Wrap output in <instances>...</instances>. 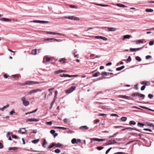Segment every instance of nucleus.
I'll use <instances>...</instances> for the list:
<instances>
[{
    "label": "nucleus",
    "instance_id": "obj_1",
    "mask_svg": "<svg viewBox=\"0 0 154 154\" xmlns=\"http://www.w3.org/2000/svg\"><path fill=\"white\" fill-rule=\"evenodd\" d=\"M21 100L22 101L23 105L25 106H27L29 104V102L26 100V98L25 97H21Z\"/></svg>",
    "mask_w": 154,
    "mask_h": 154
},
{
    "label": "nucleus",
    "instance_id": "obj_2",
    "mask_svg": "<svg viewBox=\"0 0 154 154\" xmlns=\"http://www.w3.org/2000/svg\"><path fill=\"white\" fill-rule=\"evenodd\" d=\"M39 83L38 82H34L32 81H27L26 82L24 83L23 85H32L35 84H39Z\"/></svg>",
    "mask_w": 154,
    "mask_h": 154
},
{
    "label": "nucleus",
    "instance_id": "obj_3",
    "mask_svg": "<svg viewBox=\"0 0 154 154\" xmlns=\"http://www.w3.org/2000/svg\"><path fill=\"white\" fill-rule=\"evenodd\" d=\"M131 96L133 97H143V99L144 97H145L144 95L138 93H133L132 94Z\"/></svg>",
    "mask_w": 154,
    "mask_h": 154
},
{
    "label": "nucleus",
    "instance_id": "obj_4",
    "mask_svg": "<svg viewBox=\"0 0 154 154\" xmlns=\"http://www.w3.org/2000/svg\"><path fill=\"white\" fill-rule=\"evenodd\" d=\"M63 18L66 19H69L72 20H80V19L78 17H76L74 16H69L68 17H63Z\"/></svg>",
    "mask_w": 154,
    "mask_h": 154
},
{
    "label": "nucleus",
    "instance_id": "obj_5",
    "mask_svg": "<svg viewBox=\"0 0 154 154\" xmlns=\"http://www.w3.org/2000/svg\"><path fill=\"white\" fill-rule=\"evenodd\" d=\"M76 87L75 86H72L71 87L70 89L66 91V93L67 94H70L74 91Z\"/></svg>",
    "mask_w": 154,
    "mask_h": 154
},
{
    "label": "nucleus",
    "instance_id": "obj_6",
    "mask_svg": "<svg viewBox=\"0 0 154 154\" xmlns=\"http://www.w3.org/2000/svg\"><path fill=\"white\" fill-rule=\"evenodd\" d=\"M42 91V90L41 89H39V88H38L36 90H32V91H29V92H28V94H29L30 95L33 93H36L38 91Z\"/></svg>",
    "mask_w": 154,
    "mask_h": 154
},
{
    "label": "nucleus",
    "instance_id": "obj_7",
    "mask_svg": "<svg viewBox=\"0 0 154 154\" xmlns=\"http://www.w3.org/2000/svg\"><path fill=\"white\" fill-rule=\"evenodd\" d=\"M60 76L61 77H77L78 76V75H70L68 74H61L60 75Z\"/></svg>",
    "mask_w": 154,
    "mask_h": 154
},
{
    "label": "nucleus",
    "instance_id": "obj_8",
    "mask_svg": "<svg viewBox=\"0 0 154 154\" xmlns=\"http://www.w3.org/2000/svg\"><path fill=\"white\" fill-rule=\"evenodd\" d=\"M27 131V130H26V128H20L18 131V133L20 134L21 133L22 134H25L26 132Z\"/></svg>",
    "mask_w": 154,
    "mask_h": 154
},
{
    "label": "nucleus",
    "instance_id": "obj_9",
    "mask_svg": "<svg viewBox=\"0 0 154 154\" xmlns=\"http://www.w3.org/2000/svg\"><path fill=\"white\" fill-rule=\"evenodd\" d=\"M33 22L36 23H49V21H41V20H34L33 21Z\"/></svg>",
    "mask_w": 154,
    "mask_h": 154
},
{
    "label": "nucleus",
    "instance_id": "obj_10",
    "mask_svg": "<svg viewBox=\"0 0 154 154\" xmlns=\"http://www.w3.org/2000/svg\"><path fill=\"white\" fill-rule=\"evenodd\" d=\"M51 58L48 57L47 56H45L44 57L43 62H48L50 61L51 60Z\"/></svg>",
    "mask_w": 154,
    "mask_h": 154
},
{
    "label": "nucleus",
    "instance_id": "obj_11",
    "mask_svg": "<svg viewBox=\"0 0 154 154\" xmlns=\"http://www.w3.org/2000/svg\"><path fill=\"white\" fill-rule=\"evenodd\" d=\"M39 120V119H26L27 122H38Z\"/></svg>",
    "mask_w": 154,
    "mask_h": 154
},
{
    "label": "nucleus",
    "instance_id": "obj_12",
    "mask_svg": "<svg viewBox=\"0 0 154 154\" xmlns=\"http://www.w3.org/2000/svg\"><path fill=\"white\" fill-rule=\"evenodd\" d=\"M91 140H93L94 141H104L105 140V139H98L97 138H92L91 139Z\"/></svg>",
    "mask_w": 154,
    "mask_h": 154
},
{
    "label": "nucleus",
    "instance_id": "obj_13",
    "mask_svg": "<svg viewBox=\"0 0 154 154\" xmlns=\"http://www.w3.org/2000/svg\"><path fill=\"white\" fill-rule=\"evenodd\" d=\"M0 20L2 21H7V22H11V20L9 19L2 17L0 19Z\"/></svg>",
    "mask_w": 154,
    "mask_h": 154
},
{
    "label": "nucleus",
    "instance_id": "obj_14",
    "mask_svg": "<svg viewBox=\"0 0 154 154\" xmlns=\"http://www.w3.org/2000/svg\"><path fill=\"white\" fill-rule=\"evenodd\" d=\"M119 97L125 99L129 100L130 97L128 96H125L124 95H119Z\"/></svg>",
    "mask_w": 154,
    "mask_h": 154
},
{
    "label": "nucleus",
    "instance_id": "obj_15",
    "mask_svg": "<svg viewBox=\"0 0 154 154\" xmlns=\"http://www.w3.org/2000/svg\"><path fill=\"white\" fill-rule=\"evenodd\" d=\"M141 84L142 85H146V86H148V85H150V83L149 82H144V81H143L141 83Z\"/></svg>",
    "mask_w": 154,
    "mask_h": 154
},
{
    "label": "nucleus",
    "instance_id": "obj_16",
    "mask_svg": "<svg viewBox=\"0 0 154 154\" xmlns=\"http://www.w3.org/2000/svg\"><path fill=\"white\" fill-rule=\"evenodd\" d=\"M141 48H130V50L131 51H137L138 50H139L141 49Z\"/></svg>",
    "mask_w": 154,
    "mask_h": 154
},
{
    "label": "nucleus",
    "instance_id": "obj_17",
    "mask_svg": "<svg viewBox=\"0 0 154 154\" xmlns=\"http://www.w3.org/2000/svg\"><path fill=\"white\" fill-rule=\"evenodd\" d=\"M108 30L109 31H115L116 30V29L114 28L108 27Z\"/></svg>",
    "mask_w": 154,
    "mask_h": 154
},
{
    "label": "nucleus",
    "instance_id": "obj_18",
    "mask_svg": "<svg viewBox=\"0 0 154 154\" xmlns=\"http://www.w3.org/2000/svg\"><path fill=\"white\" fill-rule=\"evenodd\" d=\"M131 37V36L130 35H125L123 37V39L124 40L125 39H126V38H129Z\"/></svg>",
    "mask_w": 154,
    "mask_h": 154
},
{
    "label": "nucleus",
    "instance_id": "obj_19",
    "mask_svg": "<svg viewBox=\"0 0 154 154\" xmlns=\"http://www.w3.org/2000/svg\"><path fill=\"white\" fill-rule=\"evenodd\" d=\"M55 99H54V100L52 101V102L50 106L49 107L50 109H51L52 108L53 106V104H54V103H55Z\"/></svg>",
    "mask_w": 154,
    "mask_h": 154
},
{
    "label": "nucleus",
    "instance_id": "obj_20",
    "mask_svg": "<svg viewBox=\"0 0 154 154\" xmlns=\"http://www.w3.org/2000/svg\"><path fill=\"white\" fill-rule=\"evenodd\" d=\"M32 54L35 55L37 54V50L36 49H33L32 50L31 52Z\"/></svg>",
    "mask_w": 154,
    "mask_h": 154
},
{
    "label": "nucleus",
    "instance_id": "obj_21",
    "mask_svg": "<svg viewBox=\"0 0 154 154\" xmlns=\"http://www.w3.org/2000/svg\"><path fill=\"white\" fill-rule=\"evenodd\" d=\"M117 5L118 6L120 7H123V8L127 7V6L125 5H124L120 4H117Z\"/></svg>",
    "mask_w": 154,
    "mask_h": 154
},
{
    "label": "nucleus",
    "instance_id": "obj_22",
    "mask_svg": "<svg viewBox=\"0 0 154 154\" xmlns=\"http://www.w3.org/2000/svg\"><path fill=\"white\" fill-rule=\"evenodd\" d=\"M71 142L72 144H75V143L77 144L78 143V142L77 141L76 139L75 138L71 140Z\"/></svg>",
    "mask_w": 154,
    "mask_h": 154
},
{
    "label": "nucleus",
    "instance_id": "obj_23",
    "mask_svg": "<svg viewBox=\"0 0 154 154\" xmlns=\"http://www.w3.org/2000/svg\"><path fill=\"white\" fill-rule=\"evenodd\" d=\"M11 78H14L15 79V80L19 78V76L17 75H13L11 76Z\"/></svg>",
    "mask_w": 154,
    "mask_h": 154
},
{
    "label": "nucleus",
    "instance_id": "obj_24",
    "mask_svg": "<svg viewBox=\"0 0 154 154\" xmlns=\"http://www.w3.org/2000/svg\"><path fill=\"white\" fill-rule=\"evenodd\" d=\"M39 140V139L33 140L32 141V142L33 143L35 144L38 143Z\"/></svg>",
    "mask_w": 154,
    "mask_h": 154
},
{
    "label": "nucleus",
    "instance_id": "obj_25",
    "mask_svg": "<svg viewBox=\"0 0 154 154\" xmlns=\"http://www.w3.org/2000/svg\"><path fill=\"white\" fill-rule=\"evenodd\" d=\"M125 68V66H122L121 67L117 68L116 69V70L117 71H120L122 69H123Z\"/></svg>",
    "mask_w": 154,
    "mask_h": 154
},
{
    "label": "nucleus",
    "instance_id": "obj_26",
    "mask_svg": "<svg viewBox=\"0 0 154 154\" xmlns=\"http://www.w3.org/2000/svg\"><path fill=\"white\" fill-rule=\"evenodd\" d=\"M140 107H141L143 108V109H148V110H150V111H152V112H154V110L152 109H150L148 108L147 107H145V106H140Z\"/></svg>",
    "mask_w": 154,
    "mask_h": 154
},
{
    "label": "nucleus",
    "instance_id": "obj_27",
    "mask_svg": "<svg viewBox=\"0 0 154 154\" xmlns=\"http://www.w3.org/2000/svg\"><path fill=\"white\" fill-rule=\"evenodd\" d=\"M96 5L98 6H100L102 7H109V5H103L101 4H96Z\"/></svg>",
    "mask_w": 154,
    "mask_h": 154
},
{
    "label": "nucleus",
    "instance_id": "obj_28",
    "mask_svg": "<svg viewBox=\"0 0 154 154\" xmlns=\"http://www.w3.org/2000/svg\"><path fill=\"white\" fill-rule=\"evenodd\" d=\"M54 145L55 146L57 147H60L62 146V145L60 143H54Z\"/></svg>",
    "mask_w": 154,
    "mask_h": 154
},
{
    "label": "nucleus",
    "instance_id": "obj_29",
    "mask_svg": "<svg viewBox=\"0 0 154 154\" xmlns=\"http://www.w3.org/2000/svg\"><path fill=\"white\" fill-rule=\"evenodd\" d=\"M100 73L99 72H98L94 74H93L92 75L94 77H97L99 75Z\"/></svg>",
    "mask_w": 154,
    "mask_h": 154
},
{
    "label": "nucleus",
    "instance_id": "obj_30",
    "mask_svg": "<svg viewBox=\"0 0 154 154\" xmlns=\"http://www.w3.org/2000/svg\"><path fill=\"white\" fill-rule=\"evenodd\" d=\"M55 128H58V129H63V130H65L66 128L63 127H55Z\"/></svg>",
    "mask_w": 154,
    "mask_h": 154
},
{
    "label": "nucleus",
    "instance_id": "obj_31",
    "mask_svg": "<svg viewBox=\"0 0 154 154\" xmlns=\"http://www.w3.org/2000/svg\"><path fill=\"white\" fill-rule=\"evenodd\" d=\"M136 124V123L134 121H131L129 122V124L130 125H135Z\"/></svg>",
    "mask_w": 154,
    "mask_h": 154
},
{
    "label": "nucleus",
    "instance_id": "obj_32",
    "mask_svg": "<svg viewBox=\"0 0 154 154\" xmlns=\"http://www.w3.org/2000/svg\"><path fill=\"white\" fill-rule=\"evenodd\" d=\"M47 142L46 141V140L45 139L44 140L43 144V146L44 148H45L46 147V146H45V145L47 144Z\"/></svg>",
    "mask_w": 154,
    "mask_h": 154
},
{
    "label": "nucleus",
    "instance_id": "obj_33",
    "mask_svg": "<svg viewBox=\"0 0 154 154\" xmlns=\"http://www.w3.org/2000/svg\"><path fill=\"white\" fill-rule=\"evenodd\" d=\"M145 11L147 12H153V9H146V10H145Z\"/></svg>",
    "mask_w": 154,
    "mask_h": 154
},
{
    "label": "nucleus",
    "instance_id": "obj_34",
    "mask_svg": "<svg viewBox=\"0 0 154 154\" xmlns=\"http://www.w3.org/2000/svg\"><path fill=\"white\" fill-rule=\"evenodd\" d=\"M127 129L129 130H135L136 131H140L139 130L137 129L136 128H127Z\"/></svg>",
    "mask_w": 154,
    "mask_h": 154
},
{
    "label": "nucleus",
    "instance_id": "obj_35",
    "mask_svg": "<svg viewBox=\"0 0 154 154\" xmlns=\"http://www.w3.org/2000/svg\"><path fill=\"white\" fill-rule=\"evenodd\" d=\"M66 60V59H65V58H61L59 60V61L60 62H63V63H65V61Z\"/></svg>",
    "mask_w": 154,
    "mask_h": 154
},
{
    "label": "nucleus",
    "instance_id": "obj_36",
    "mask_svg": "<svg viewBox=\"0 0 154 154\" xmlns=\"http://www.w3.org/2000/svg\"><path fill=\"white\" fill-rule=\"evenodd\" d=\"M138 125L140 127H143L144 125L142 123L140 122H138L137 123Z\"/></svg>",
    "mask_w": 154,
    "mask_h": 154
},
{
    "label": "nucleus",
    "instance_id": "obj_37",
    "mask_svg": "<svg viewBox=\"0 0 154 154\" xmlns=\"http://www.w3.org/2000/svg\"><path fill=\"white\" fill-rule=\"evenodd\" d=\"M80 129L82 130H86L87 129V126H84L81 127L80 128Z\"/></svg>",
    "mask_w": 154,
    "mask_h": 154
},
{
    "label": "nucleus",
    "instance_id": "obj_38",
    "mask_svg": "<svg viewBox=\"0 0 154 154\" xmlns=\"http://www.w3.org/2000/svg\"><path fill=\"white\" fill-rule=\"evenodd\" d=\"M54 146H55L54 143H53L52 144H51V145H50L48 146V149H50V148H51L53 147H54Z\"/></svg>",
    "mask_w": 154,
    "mask_h": 154
},
{
    "label": "nucleus",
    "instance_id": "obj_39",
    "mask_svg": "<svg viewBox=\"0 0 154 154\" xmlns=\"http://www.w3.org/2000/svg\"><path fill=\"white\" fill-rule=\"evenodd\" d=\"M143 43V41H142L141 40H138L137 41H136V44H139L140 43Z\"/></svg>",
    "mask_w": 154,
    "mask_h": 154
},
{
    "label": "nucleus",
    "instance_id": "obj_40",
    "mask_svg": "<svg viewBox=\"0 0 154 154\" xmlns=\"http://www.w3.org/2000/svg\"><path fill=\"white\" fill-rule=\"evenodd\" d=\"M135 59L136 60L138 61H140L141 60V58L137 56L135 57Z\"/></svg>",
    "mask_w": 154,
    "mask_h": 154
},
{
    "label": "nucleus",
    "instance_id": "obj_41",
    "mask_svg": "<svg viewBox=\"0 0 154 154\" xmlns=\"http://www.w3.org/2000/svg\"><path fill=\"white\" fill-rule=\"evenodd\" d=\"M37 110V109H35L34 111H32V112H27L26 113V115H27L28 114H30V113H34Z\"/></svg>",
    "mask_w": 154,
    "mask_h": 154
},
{
    "label": "nucleus",
    "instance_id": "obj_42",
    "mask_svg": "<svg viewBox=\"0 0 154 154\" xmlns=\"http://www.w3.org/2000/svg\"><path fill=\"white\" fill-rule=\"evenodd\" d=\"M104 148L103 147L98 146L97 147V149L98 150H100Z\"/></svg>",
    "mask_w": 154,
    "mask_h": 154
},
{
    "label": "nucleus",
    "instance_id": "obj_43",
    "mask_svg": "<svg viewBox=\"0 0 154 154\" xmlns=\"http://www.w3.org/2000/svg\"><path fill=\"white\" fill-rule=\"evenodd\" d=\"M63 121L65 123H69L70 122V121L69 119H64Z\"/></svg>",
    "mask_w": 154,
    "mask_h": 154
},
{
    "label": "nucleus",
    "instance_id": "obj_44",
    "mask_svg": "<svg viewBox=\"0 0 154 154\" xmlns=\"http://www.w3.org/2000/svg\"><path fill=\"white\" fill-rule=\"evenodd\" d=\"M127 119V118L126 117H123L121 118V120L122 121H125Z\"/></svg>",
    "mask_w": 154,
    "mask_h": 154
},
{
    "label": "nucleus",
    "instance_id": "obj_45",
    "mask_svg": "<svg viewBox=\"0 0 154 154\" xmlns=\"http://www.w3.org/2000/svg\"><path fill=\"white\" fill-rule=\"evenodd\" d=\"M55 153H60L61 152V151L60 149H56L54 151Z\"/></svg>",
    "mask_w": 154,
    "mask_h": 154
},
{
    "label": "nucleus",
    "instance_id": "obj_46",
    "mask_svg": "<svg viewBox=\"0 0 154 154\" xmlns=\"http://www.w3.org/2000/svg\"><path fill=\"white\" fill-rule=\"evenodd\" d=\"M54 72L55 74H58L59 73H61V70L56 71H54Z\"/></svg>",
    "mask_w": 154,
    "mask_h": 154
},
{
    "label": "nucleus",
    "instance_id": "obj_47",
    "mask_svg": "<svg viewBox=\"0 0 154 154\" xmlns=\"http://www.w3.org/2000/svg\"><path fill=\"white\" fill-rule=\"evenodd\" d=\"M17 148L16 147H10L8 149L9 150H15Z\"/></svg>",
    "mask_w": 154,
    "mask_h": 154
},
{
    "label": "nucleus",
    "instance_id": "obj_48",
    "mask_svg": "<svg viewBox=\"0 0 154 154\" xmlns=\"http://www.w3.org/2000/svg\"><path fill=\"white\" fill-rule=\"evenodd\" d=\"M69 7L72 8H77V6L74 5H70Z\"/></svg>",
    "mask_w": 154,
    "mask_h": 154
},
{
    "label": "nucleus",
    "instance_id": "obj_49",
    "mask_svg": "<svg viewBox=\"0 0 154 154\" xmlns=\"http://www.w3.org/2000/svg\"><path fill=\"white\" fill-rule=\"evenodd\" d=\"M109 142H111L112 143V144L117 143V142L115 140H110Z\"/></svg>",
    "mask_w": 154,
    "mask_h": 154
},
{
    "label": "nucleus",
    "instance_id": "obj_50",
    "mask_svg": "<svg viewBox=\"0 0 154 154\" xmlns=\"http://www.w3.org/2000/svg\"><path fill=\"white\" fill-rule=\"evenodd\" d=\"M54 32H46V33L47 34H53L54 35Z\"/></svg>",
    "mask_w": 154,
    "mask_h": 154
},
{
    "label": "nucleus",
    "instance_id": "obj_51",
    "mask_svg": "<svg viewBox=\"0 0 154 154\" xmlns=\"http://www.w3.org/2000/svg\"><path fill=\"white\" fill-rule=\"evenodd\" d=\"M101 75H102V76H103V75H105V76H107V73L106 72H102V73H101Z\"/></svg>",
    "mask_w": 154,
    "mask_h": 154
},
{
    "label": "nucleus",
    "instance_id": "obj_52",
    "mask_svg": "<svg viewBox=\"0 0 154 154\" xmlns=\"http://www.w3.org/2000/svg\"><path fill=\"white\" fill-rule=\"evenodd\" d=\"M154 44V42L153 41H151L149 42V44L150 45H152Z\"/></svg>",
    "mask_w": 154,
    "mask_h": 154
},
{
    "label": "nucleus",
    "instance_id": "obj_53",
    "mask_svg": "<svg viewBox=\"0 0 154 154\" xmlns=\"http://www.w3.org/2000/svg\"><path fill=\"white\" fill-rule=\"evenodd\" d=\"M148 96L149 98L152 99L153 97V95L152 94H149Z\"/></svg>",
    "mask_w": 154,
    "mask_h": 154
},
{
    "label": "nucleus",
    "instance_id": "obj_54",
    "mask_svg": "<svg viewBox=\"0 0 154 154\" xmlns=\"http://www.w3.org/2000/svg\"><path fill=\"white\" fill-rule=\"evenodd\" d=\"M90 57L91 59H93L95 58V55L94 54H91Z\"/></svg>",
    "mask_w": 154,
    "mask_h": 154
},
{
    "label": "nucleus",
    "instance_id": "obj_55",
    "mask_svg": "<svg viewBox=\"0 0 154 154\" xmlns=\"http://www.w3.org/2000/svg\"><path fill=\"white\" fill-rule=\"evenodd\" d=\"M53 40H54L55 41H56L58 42H61L62 41V40L60 39H57L55 38H53Z\"/></svg>",
    "mask_w": 154,
    "mask_h": 154
},
{
    "label": "nucleus",
    "instance_id": "obj_56",
    "mask_svg": "<svg viewBox=\"0 0 154 154\" xmlns=\"http://www.w3.org/2000/svg\"><path fill=\"white\" fill-rule=\"evenodd\" d=\"M134 88L137 90L138 89V84H136L134 87Z\"/></svg>",
    "mask_w": 154,
    "mask_h": 154
},
{
    "label": "nucleus",
    "instance_id": "obj_57",
    "mask_svg": "<svg viewBox=\"0 0 154 154\" xmlns=\"http://www.w3.org/2000/svg\"><path fill=\"white\" fill-rule=\"evenodd\" d=\"M101 39H103V40L104 41H106L107 40V39L106 38L103 36H102Z\"/></svg>",
    "mask_w": 154,
    "mask_h": 154
},
{
    "label": "nucleus",
    "instance_id": "obj_58",
    "mask_svg": "<svg viewBox=\"0 0 154 154\" xmlns=\"http://www.w3.org/2000/svg\"><path fill=\"white\" fill-rule=\"evenodd\" d=\"M131 57L130 56H129V57H128V58L127 59V60L128 62H130V61H131Z\"/></svg>",
    "mask_w": 154,
    "mask_h": 154
},
{
    "label": "nucleus",
    "instance_id": "obj_59",
    "mask_svg": "<svg viewBox=\"0 0 154 154\" xmlns=\"http://www.w3.org/2000/svg\"><path fill=\"white\" fill-rule=\"evenodd\" d=\"M147 125L152 127H154V125L152 124L147 123Z\"/></svg>",
    "mask_w": 154,
    "mask_h": 154
},
{
    "label": "nucleus",
    "instance_id": "obj_60",
    "mask_svg": "<svg viewBox=\"0 0 154 154\" xmlns=\"http://www.w3.org/2000/svg\"><path fill=\"white\" fill-rule=\"evenodd\" d=\"M74 54L75 57L78 58L79 57V55L78 54H76V52H75Z\"/></svg>",
    "mask_w": 154,
    "mask_h": 154
},
{
    "label": "nucleus",
    "instance_id": "obj_61",
    "mask_svg": "<svg viewBox=\"0 0 154 154\" xmlns=\"http://www.w3.org/2000/svg\"><path fill=\"white\" fill-rule=\"evenodd\" d=\"M145 85H144L142 86V87L141 88V90L142 91H143L144 90L145 88Z\"/></svg>",
    "mask_w": 154,
    "mask_h": 154
},
{
    "label": "nucleus",
    "instance_id": "obj_62",
    "mask_svg": "<svg viewBox=\"0 0 154 154\" xmlns=\"http://www.w3.org/2000/svg\"><path fill=\"white\" fill-rule=\"evenodd\" d=\"M114 154H125V153L122 152H119L115 153Z\"/></svg>",
    "mask_w": 154,
    "mask_h": 154
},
{
    "label": "nucleus",
    "instance_id": "obj_63",
    "mask_svg": "<svg viewBox=\"0 0 154 154\" xmlns=\"http://www.w3.org/2000/svg\"><path fill=\"white\" fill-rule=\"evenodd\" d=\"M143 130L145 131H149L150 132L152 131L151 129L148 128H144Z\"/></svg>",
    "mask_w": 154,
    "mask_h": 154
},
{
    "label": "nucleus",
    "instance_id": "obj_64",
    "mask_svg": "<svg viewBox=\"0 0 154 154\" xmlns=\"http://www.w3.org/2000/svg\"><path fill=\"white\" fill-rule=\"evenodd\" d=\"M55 131L53 130H52L50 131V133L52 134H54L55 133Z\"/></svg>",
    "mask_w": 154,
    "mask_h": 154
}]
</instances>
